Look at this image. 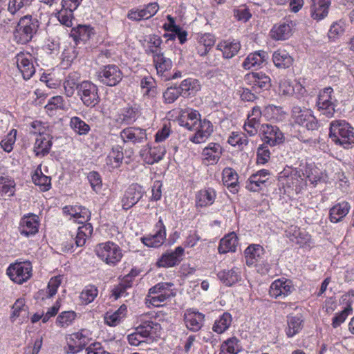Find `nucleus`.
<instances>
[{"instance_id": "1", "label": "nucleus", "mask_w": 354, "mask_h": 354, "mask_svg": "<svg viewBox=\"0 0 354 354\" xmlns=\"http://www.w3.org/2000/svg\"><path fill=\"white\" fill-rule=\"evenodd\" d=\"M39 25V20L30 15L21 17L13 30V40L18 44H28L37 34Z\"/></svg>"}, {"instance_id": "2", "label": "nucleus", "mask_w": 354, "mask_h": 354, "mask_svg": "<svg viewBox=\"0 0 354 354\" xmlns=\"http://www.w3.org/2000/svg\"><path fill=\"white\" fill-rule=\"evenodd\" d=\"M330 138L337 145L348 149L354 144L353 128L345 120H335L330 125Z\"/></svg>"}, {"instance_id": "3", "label": "nucleus", "mask_w": 354, "mask_h": 354, "mask_svg": "<svg viewBox=\"0 0 354 354\" xmlns=\"http://www.w3.org/2000/svg\"><path fill=\"white\" fill-rule=\"evenodd\" d=\"M245 263L248 266H254L261 274H268L270 265L268 262L265 249L259 244L250 245L244 251Z\"/></svg>"}, {"instance_id": "4", "label": "nucleus", "mask_w": 354, "mask_h": 354, "mask_svg": "<svg viewBox=\"0 0 354 354\" xmlns=\"http://www.w3.org/2000/svg\"><path fill=\"white\" fill-rule=\"evenodd\" d=\"M77 213V215L74 217V221L82 224V225L77 229L75 244L76 247H82L85 245L87 238L91 236L93 231V225L88 223L91 214L87 208L82 206H79Z\"/></svg>"}, {"instance_id": "5", "label": "nucleus", "mask_w": 354, "mask_h": 354, "mask_svg": "<svg viewBox=\"0 0 354 354\" xmlns=\"http://www.w3.org/2000/svg\"><path fill=\"white\" fill-rule=\"evenodd\" d=\"M97 257L106 264L115 266L122 258L120 247L113 241H106L98 243L95 248Z\"/></svg>"}, {"instance_id": "6", "label": "nucleus", "mask_w": 354, "mask_h": 354, "mask_svg": "<svg viewBox=\"0 0 354 354\" xmlns=\"http://www.w3.org/2000/svg\"><path fill=\"white\" fill-rule=\"evenodd\" d=\"M32 264L30 261L17 260L8 266L6 274L13 283L22 285L32 277Z\"/></svg>"}, {"instance_id": "7", "label": "nucleus", "mask_w": 354, "mask_h": 354, "mask_svg": "<svg viewBox=\"0 0 354 354\" xmlns=\"http://www.w3.org/2000/svg\"><path fill=\"white\" fill-rule=\"evenodd\" d=\"M304 174L301 167L294 168L292 167H286L278 174L279 181L283 185L295 190L296 193H299L306 187V182L304 178Z\"/></svg>"}, {"instance_id": "8", "label": "nucleus", "mask_w": 354, "mask_h": 354, "mask_svg": "<svg viewBox=\"0 0 354 354\" xmlns=\"http://www.w3.org/2000/svg\"><path fill=\"white\" fill-rule=\"evenodd\" d=\"M173 286V283L167 282L157 283L149 289L146 299L147 303L156 307L160 306L162 303L176 295Z\"/></svg>"}, {"instance_id": "9", "label": "nucleus", "mask_w": 354, "mask_h": 354, "mask_svg": "<svg viewBox=\"0 0 354 354\" xmlns=\"http://www.w3.org/2000/svg\"><path fill=\"white\" fill-rule=\"evenodd\" d=\"M91 340L90 331L81 329L66 337V345L64 351L67 354H76L84 349Z\"/></svg>"}, {"instance_id": "10", "label": "nucleus", "mask_w": 354, "mask_h": 354, "mask_svg": "<svg viewBox=\"0 0 354 354\" xmlns=\"http://www.w3.org/2000/svg\"><path fill=\"white\" fill-rule=\"evenodd\" d=\"M77 93L86 107H95L100 102L98 87L91 81L84 80L80 83Z\"/></svg>"}, {"instance_id": "11", "label": "nucleus", "mask_w": 354, "mask_h": 354, "mask_svg": "<svg viewBox=\"0 0 354 354\" xmlns=\"http://www.w3.org/2000/svg\"><path fill=\"white\" fill-rule=\"evenodd\" d=\"M332 87H326L321 90L317 99V106L322 114L332 118L335 112L337 100L333 95Z\"/></svg>"}, {"instance_id": "12", "label": "nucleus", "mask_w": 354, "mask_h": 354, "mask_svg": "<svg viewBox=\"0 0 354 354\" xmlns=\"http://www.w3.org/2000/svg\"><path fill=\"white\" fill-rule=\"evenodd\" d=\"M97 80L107 86L118 85L123 78V73L118 66L108 64L102 66L97 72Z\"/></svg>"}, {"instance_id": "13", "label": "nucleus", "mask_w": 354, "mask_h": 354, "mask_svg": "<svg viewBox=\"0 0 354 354\" xmlns=\"http://www.w3.org/2000/svg\"><path fill=\"white\" fill-rule=\"evenodd\" d=\"M291 117L293 122L306 127L308 130L313 131L318 128V121L309 109L294 106Z\"/></svg>"}, {"instance_id": "14", "label": "nucleus", "mask_w": 354, "mask_h": 354, "mask_svg": "<svg viewBox=\"0 0 354 354\" xmlns=\"http://www.w3.org/2000/svg\"><path fill=\"white\" fill-rule=\"evenodd\" d=\"M39 217L33 213L24 214L19 222L18 231L26 238L32 237L39 232Z\"/></svg>"}, {"instance_id": "15", "label": "nucleus", "mask_w": 354, "mask_h": 354, "mask_svg": "<svg viewBox=\"0 0 354 354\" xmlns=\"http://www.w3.org/2000/svg\"><path fill=\"white\" fill-rule=\"evenodd\" d=\"M295 290L292 280L281 277L272 282L269 288V295L276 299H283Z\"/></svg>"}, {"instance_id": "16", "label": "nucleus", "mask_w": 354, "mask_h": 354, "mask_svg": "<svg viewBox=\"0 0 354 354\" xmlns=\"http://www.w3.org/2000/svg\"><path fill=\"white\" fill-rule=\"evenodd\" d=\"M244 82L256 93L266 91L271 86L270 77L263 72H252L246 74L244 77Z\"/></svg>"}, {"instance_id": "17", "label": "nucleus", "mask_w": 354, "mask_h": 354, "mask_svg": "<svg viewBox=\"0 0 354 354\" xmlns=\"http://www.w3.org/2000/svg\"><path fill=\"white\" fill-rule=\"evenodd\" d=\"M145 194V190L138 184H131L125 190L122 199L121 205L124 210H128L137 204Z\"/></svg>"}, {"instance_id": "18", "label": "nucleus", "mask_w": 354, "mask_h": 354, "mask_svg": "<svg viewBox=\"0 0 354 354\" xmlns=\"http://www.w3.org/2000/svg\"><path fill=\"white\" fill-rule=\"evenodd\" d=\"M156 232L141 238L142 243L149 248H159L166 239V227L161 217L155 224Z\"/></svg>"}, {"instance_id": "19", "label": "nucleus", "mask_w": 354, "mask_h": 354, "mask_svg": "<svg viewBox=\"0 0 354 354\" xmlns=\"http://www.w3.org/2000/svg\"><path fill=\"white\" fill-rule=\"evenodd\" d=\"M166 153V148L163 144L153 142L148 144L146 148L140 151V156L145 162L153 165L161 160Z\"/></svg>"}, {"instance_id": "20", "label": "nucleus", "mask_w": 354, "mask_h": 354, "mask_svg": "<svg viewBox=\"0 0 354 354\" xmlns=\"http://www.w3.org/2000/svg\"><path fill=\"white\" fill-rule=\"evenodd\" d=\"M260 131L263 142L271 147L278 145L284 140L283 133L275 125L263 124L261 126Z\"/></svg>"}, {"instance_id": "21", "label": "nucleus", "mask_w": 354, "mask_h": 354, "mask_svg": "<svg viewBox=\"0 0 354 354\" xmlns=\"http://www.w3.org/2000/svg\"><path fill=\"white\" fill-rule=\"evenodd\" d=\"M295 23L291 20H284L274 24L270 31V37L275 41L288 39L293 34Z\"/></svg>"}, {"instance_id": "22", "label": "nucleus", "mask_w": 354, "mask_h": 354, "mask_svg": "<svg viewBox=\"0 0 354 354\" xmlns=\"http://www.w3.org/2000/svg\"><path fill=\"white\" fill-rule=\"evenodd\" d=\"M17 68L24 80H29L35 73L32 55L29 53L20 52L15 57Z\"/></svg>"}, {"instance_id": "23", "label": "nucleus", "mask_w": 354, "mask_h": 354, "mask_svg": "<svg viewBox=\"0 0 354 354\" xmlns=\"http://www.w3.org/2000/svg\"><path fill=\"white\" fill-rule=\"evenodd\" d=\"M184 252L185 250L182 246H178L174 250H168L161 255L156 265L158 268L174 267L182 261Z\"/></svg>"}, {"instance_id": "24", "label": "nucleus", "mask_w": 354, "mask_h": 354, "mask_svg": "<svg viewBox=\"0 0 354 354\" xmlns=\"http://www.w3.org/2000/svg\"><path fill=\"white\" fill-rule=\"evenodd\" d=\"M120 136L124 143L142 144L147 139L146 129L138 127H129L122 129Z\"/></svg>"}, {"instance_id": "25", "label": "nucleus", "mask_w": 354, "mask_h": 354, "mask_svg": "<svg viewBox=\"0 0 354 354\" xmlns=\"http://www.w3.org/2000/svg\"><path fill=\"white\" fill-rule=\"evenodd\" d=\"M201 115L198 111L192 109H180L178 121L180 126L188 130L192 131L198 128L201 120Z\"/></svg>"}, {"instance_id": "26", "label": "nucleus", "mask_w": 354, "mask_h": 354, "mask_svg": "<svg viewBox=\"0 0 354 354\" xmlns=\"http://www.w3.org/2000/svg\"><path fill=\"white\" fill-rule=\"evenodd\" d=\"M138 321L140 324L136 326V330L140 331L146 338L157 335L161 329L160 324L153 321L149 315H140Z\"/></svg>"}, {"instance_id": "27", "label": "nucleus", "mask_w": 354, "mask_h": 354, "mask_svg": "<svg viewBox=\"0 0 354 354\" xmlns=\"http://www.w3.org/2000/svg\"><path fill=\"white\" fill-rule=\"evenodd\" d=\"M270 171L263 169L253 174L246 181L245 188L250 192H259L267 186Z\"/></svg>"}, {"instance_id": "28", "label": "nucleus", "mask_w": 354, "mask_h": 354, "mask_svg": "<svg viewBox=\"0 0 354 354\" xmlns=\"http://www.w3.org/2000/svg\"><path fill=\"white\" fill-rule=\"evenodd\" d=\"M205 321V315L195 308H188L184 313V322L187 329L193 332L198 331Z\"/></svg>"}, {"instance_id": "29", "label": "nucleus", "mask_w": 354, "mask_h": 354, "mask_svg": "<svg viewBox=\"0 0 354 354\" xmlns=\"http://www.w3.org/2000/svg\"><path fill=\"white\" fill-rule=\"evenodd\" d=\"M140 88L145 100H150L151 104L156 102L158 91L156 82L151 76H145L142 78Z\"/></svg>"}, {"instance_id": "30", "label": "nucleus", "mask_w": 354, "mask_h": 354, "mask_svg": "<svg viewBox=\"0 0 354 354\" xmlns=\"http://www.w3.org/2000/svg\"><path fill=\"white\" fill-rule=\"evenodd\" d=\"M153 63L156 70L157 75L162 80L166 81L169 78L168 73L171 71L173 64L171 60L165 57L164 53H158L153 56Z\"/></svg>"}, {"instance_id": "31", "label": "nucleus", "mask_w": 354, "mask_h": 354, "mask_svg": "<svg viewBox=\"0 0 354 354\" xmlns=\"http://www.w3.org/2000/svg\"><path fill=\"white\" fill-rule=\"evenodd\" d=\"M331 0H311L310 15L311 18L319 21L326 18L328 14Z\"/></svg>"}, {"instance_id": "32", "label": "nucleus", "mask_w": 354, "mask_h": 354, "mask_svg": "<svg viewBox=\"0 0 354 354\" xmlns=\"http://www.w3.org/2000/svg\"><path fill=\"white\" fill-rule=\"evenodd\" d=\"M219 281L225 286L230 287L241 279V272L239 268L223 269L216 274Z\"/></svg>"}, {"instance_id": "33", "label": "nucleus", "mask_w": 354, "mask_h": 354, "mask_svg": "<svg viewBox=\"0 0 354 354\" xmlns=\"http://www.w3.org/2000/svg\"><path fill=\"white\" fill-rule=\"evenodd\" d=\"M196 133L190 138V140L196 144L205 142L213 132V125L207 120L200 121L198 128L195 129Z\"/></svg>"}, {"instance_id": "34", "label": "nucleus", "mask_w": 354, "mask_h": 354, "mask_svg": "<svg viewBox=\"0 0 354 354\" xmlns=\"http://www.w3.org/2000/svg\"><path fill=\"white\" fill-rule=\"evenodd\" d=\"M123 148L119 145L111 148L105 159V167L110 171L119 168L123 161Z\"/></svg>"}, {"instance_id": "35", "label": "nucleus", "mask_w": 354, "mask_h": 354, "mask_svg": "<svg viewBox=\"0 0 354 354\" xmlns=\"http://www.w3.org/2000/svg\"><path fill=\"white\" fill-rule=\"evenodd\" d=\"M241 46L239 41L229 39L221 41L216 46V50L222 53L223 58L231 59L239 53Z\"/></svg>"}, {"instance_id": "36", "label": "nucleus", "mask_w": 354, "mask_h": 354, "mask_svg": "<svg viewBox=\"0 0 354 354\" xmlns=\"http://www.w3.org/2000/svg\"><path fill=\"white\" fill-rule=\"evenodd\" d=\"M141 115V111L138 106H128L121 109L117 122L120 124H133Z\"/></svg>"}, {"instance_id": "37", "label": "nucleus", "mask_w": 354, "mask_h": 354, "mask_svg": "<svg viewBox=\"0 0 354 354\" xmlns=\"http://www.w3.org/2000/svg\"><path fill=\"white\" fill-rule=\"evenodd\" d=\"M93 35L94 29L90 25H78L73 28L71 32V37L77 45L86 43Z\"/></svg>"}, {"instance_id": "38", "label": "nucleus", "mask_w": 354, "mask_h": 354, "mask_svg": "<svg viewBox=\"0 0 354 354\" xmlns=\"http://www.w3.org/2000/svg\"><path fill=\"white\" fill-rule=\"evenodd\" d=\"M268 58L267 52L259 50L249 54L242 64V66L245 70H250L252 68L261 67L263 64Z\"/></svg>"}, {"instance_id": "39", "label": "nucleus", "mask_w": 354, "mask_h": 354, "mask_svg": "<svg viewBox=\"0 0 354 354\" xmlns=\"http://www.w3.org/2000/svg\"><path fill=\"white\" fill-rule=\"evenodd\" d=\"M351 209L350 204L346 201H341L334 205L329 210V220L330 222L337 223L348 214Z\"/></svg>"}, {"instance_id": "40", "label": "nucleus", "mask_w": 354, "mask_h": 354, "mask_svg": "<svg viewBox=\"0 0 354 354\" xmlns=\"http://www.w3.org/2000/svg\"><path fill=\"white\" fill-rule=\"evenodd\" d=\"M223 153V148L218 143L210 142L203 149L202 156L209 165L216 164Z\"/></svg>"}, {"instance_id": "41", "label": "nucleus", "mask_w": 354, "mask_h": 354, "mask_svg": "<svg viewBox=\"0 0 354 354\" xmlns=\"http://www.w3.org/2000/svg\"><path fill=\"white\" fill-rule=\"evenodd\" d=\"M53 137L49 135L37 136L34 144L33 151L36 156H46L51 149Z\"/></svg>"}, {"instance_id": "42", "label": "nucleus", "mask_w": 354, "mask_h": 354, "mask_svg": "<svg viewBox=\"0 0 354 354\" xmlns=\"http://www.w3.org/2000/svg\"><path fill=\"white\" fill-rule=\"evenodd\" d=\"M239 176L231 167H225L222 172V180L230 192L235 194L239 191Z\"/></svg>"}, {"instance_id": "43", "label": "nucleus", "mask_w": 354, "mask_h": 354, "mask_svg": "<svg viewBox=\"0 0 354 354\" xmlns=\"http://www.w3.org/2000/svg\"><path fill=\"white\" fill-rule=\"evenodd\" d=\"M304 319L301 315L287 316V326L285 328L286 335L288 337H293L298 334L303 328Z\"/></svg>"}, {"instance_id": "44", "label": "nucleus", "mask_w": 354, "mask_h": 354, "mask_svg": "<svg viewBox=\"0 0 354 354\" xmlns=\"http://www.w3.org/2000/svg\"><path fill=\"white\" fill-rule=\"evenodd\" d=\"M272 62L277 68L286 69L292 66L294 59L283 49H278L272 54Z\"/></svg>"}, {"instance_id": "45", "label": "nucleus", "mask_w": 354, "mask_h": 354, "mask_svg": "<svg viewBox=\"0 0 354 354\" xmlns=\"http://www.w3.org/2000/svg\"><path fill=\"white\" fill-rule=\"evenodd\" d=\"M285 234L290 241L300 245L307 243L310 240V235L305 232H301L300 228L296 225L288 227L285 231Z\"/></svg>"}, {"instance_id": "46", "label": "nucleus", "mask_w": 354, "mask_h": 354, "mask_svg": "<svg viewBox=\"0 0 354 354\" xmlns=\"http://www.w3.org/2000/svg\"><path fill=\"white\" fill-rule=\"evenodd\" d=\"M162 43V39L157 35H149L145 39L143 44L145 52L147 55H152L154 56L156 54L162 53L160 51V46Z\"/></svg>"}, {"instance_id": "47", "label": "nucleus", "mask_w": 354, "mask_h": 354, "mask_svg": "<svg viewBox=\"0 0 354 354\" xmlns=\"http://www.w3.org/2000/svg\"><path fill=\"white\" fill-rule=\"evenodd\" d=\"M127 307L122 304L115 312H107L104 316V322L109 326H116L125 318Z\"/></svg>"}, {"instance_id": "48", "label": "nucleus", "mask_w": 354, "mask_h": 354, "mask_svg": "<svg viewBox=\"0 0 354 354\" xmlns=\"http://www.w3.org/2000/svg\"><path fill=\"white\" fill-rule=\"evenodd\" d=\"M32 180L42 192L48 191L51 188V178L43 174L41 165L35 169L32 176Z\"/></svg>"}, {"instance_id": "49", "label": "nucleus", "mask_w": 354, "mask_h": 354, "mask_svg": "<svg viewBox=\"0 0 354 354\" xmlns=\"http://www.w3.org/2000/svg\"><path fill=\"white\" fill-rule=\"evenodd\" d=\"M237 246V236L234 232L225 235L220 241L218 251L220 254L235 252Z\"/></svg>"}, {"instance_id": "50", "label": "nucleus", "mask_w": 354, "mask_h": 354, "mask_svg": "<svg viewBox=\"0 0 354 354\" xmlns=\"http://www.w3.org/2000/svg\"><path fill=\"white\" fill-rule=\"evenodd\" d=\"M216 196V194L214 189H202L196 194V205L201 207L209 206L214 203Z\"/></svg>"}, {"instance_id": "51", "label": "nucleus", "mask_w": 354, "mask_h": 354, "mask_svg": "<svg viewBox=\"0 0 354 354\" xmlns=\"http://www.w3.org/2000/svg\"><path fill=\"white\" fill-rule=\"evenodd\" d=\"M232 322V315L228 312H224L215 320L212 326V330L217 334H222L228 330Z\"/></svg>"}, {"instance_id": "52", "label": "nucleus", "mask_w": 354, "mask_h": 354, "mask_svg": "<svg viewBox=\"0 0 354 354\" xmlns=\"http://www.w3.org/2000/svg\"><path fill=\"white\" fill-rule=\"evenodd\" d=\"M80 78V73L75 71L69 73L65 77L63 86L66 96L71 97L73 95L75 89L77 91V86L79 85L78 81Z\"/></svg>"}, {"instance_id": "53", "label": "nucleus", "mask_w": 354, "mask_h": 354, "mask_svg": "<svg viewBox=\"0 0 354 354\" xmlns=\"http://www.w3.org/2000/svg\"><path fill=\"white\" fill-rule=\"evenodd\" d=\"M178 87L183 97H188L198 91L201 88L198 80L193 78L185 79Z\"/></svg>"}, {"instance_id": "54", "label": "nucleus", "mask_w": 354, "mask_h": 354, "mask_svg": "<svg viewBox=\"0 0 354 354\" xmlns=\"http://www.w3.org/2000/svg\"><path fill=\"white\" fill-rule=\"evenodd\" d=\"M69 126L78 136H86L91 131L89 124L77 116L71 118Z\"/></svg>"}, {"instance_id": "55", "label": "nucleus", "mask_w": 354, "mask_h": 354, "mask_svg": "<svg viewBox=\"0 0 354 354\" xmlns=\"http://www.w3.org/2000/svg\"><path fill=\"white\" fill-rule=\"evenodd\" d=\"M98 295V288L93 284H88L80 294V300L82 304L87 305L93 302Z\"/></svg>"}, {"instance_id": "56", "label": "nucleus", "mask_w": 354, "mask_h": 354, "mask_svg": "<svg viewBox=\"0 0 354 354\" xmlns=\"http://www.w3.org/2000/svg\"><path fill=\"white\" fill-rule=\"evenodd\" d=\"M239 342L235 337L228 338L221 344L219 354H238L241 350Z\"/></svg>"}, {"instance_id": "57", "label": "nucleus", "mask_w": 354, "mask_h": 354, "mask_svg": "<svg viewBox=\"0 0 354 354\" xmlns=\"http://www.w3.org/2000/svg\"><path fill=\"white\" fill-rule=\"evenodd\" d=\"M284 111L282 107L273 104H269L265 106L263 110V116L268 120H281L284 116Z\"/></svg>"}, {"instance_id": "58", "label": "nucleus", "mask_w": 354, "mask_h": 354, "mask_svg": "<svg viewBox=\"0 0 354 354\" xmlns=\"http://www.w3.org/2000/svg\"><path fill=\"white\" fill-rule=\"evenodd\" d=\"M301 169L304 174L306 185H307V181H309L313 185H316L322 178L317 168L313 167L310 165H306L301 167Z\"/></svg>"}, {"instance_id": "59", "label": "nucleus", "mask_w": 354, "mask_h": 354, "mask_svg": "<svg viewBox=\"0 0 354 354\" xmlns=\"http://www.w3.org/2000/svg\"><path fill=\"white\" fill-rule=\"evenodd\" d=\"M15 192V182L8 176L0 177V194L1 195L12 196Z\"/></svg>"}, {"instance_id": "60", "label": "nucleus", "mask_w": 354, "mask_h": 354, "mask_svg": "<svg viewBox=\"0 0 354 354\" xmlns=\"http://www.w3.org/2000/svg\"><path fill=\"white\" fill-rule=\"evenodd\" d=\"M44 108L49 115H53L57 110H63L64 109L63 97L60 95L50 97Z\"/></svg>"}, {"instance_id": "61", "label": "nucleus", "mask_w": 354, "mask_h": 354, "mask_svg": "<svg viewBox=\"0 0 354 354\" xmlns=\"http://www.w3.org/2000/svg\"><path fill=\"white\" fill-rule=\"evenodd\" d=\"M76 316L75 311H64L57 316L56 324L60 327H68L73 323Z\"/></svg>"}, {"instance_id": "62", "label": "nucleus", "mask_w": 354, "mask_h": 354, "mask_svg": "<svg viewBox=\"0 0 354 354\" xmlns=\"http://www.w3.org/2000/svg\"><path fill=\"white\" fill-rule=\"evenodd\" d=\"M35 0H10L8 6V12L15 15L21 10H26L30 7Z\"/></svg>"}, {"instance_id": "63", "label": "nucleus", "mask_w": 354, "mask_h": 354, "mask_svg": "<svg viewBox=\"0 0 354 354\" xmlns=\"http://www.w3.org/2000/svg\"><path fill=\"white\" fill-rule=\"evenodd\" d=\"M55 15L61 24L66 27H71L73 26V21L74 19L73 11L62 8Z\"/></svg>"}, {"instance_id": "64", "label": "nucleus", "mask_w": 354, "mask_h": 354, "mask_svg": "<svg viewBox=\"0 0 354 354\" xmlns=\"http://www.w3.org/2000/svg\"><path fill=\"white\" fill-rule=\"evenodd\" d=\"M17 131L12 129L1 141L0 145L6 152H10L13 149V146L16 142Z\"/></svg>"}]
</instances>
